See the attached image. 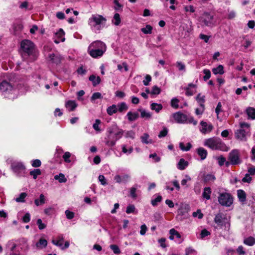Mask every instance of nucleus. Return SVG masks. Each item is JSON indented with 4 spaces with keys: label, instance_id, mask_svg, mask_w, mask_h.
Instances as JSON below:
<instances>
[{
    "label": "nucleus",
    "instance_id": "4",
    "mask_svg": "<svg viewBox=\"0 0 255 255\" xmlns=\"http://www.w3.org/2000/svg\"><path fill=\"white\" fill-rule=\"evenodd\" d=\"M107 19L102 15L94 14L88 19V24L95 31H99L106 25Z\"/></svg>",
    "mask_w": 255,
    "mask_h": 255
},
{
    "label": "nucleus",
    "instance_id": "50",
    "mask_svg": "<svg viewBox=\"0 0 255 255\" xmlns=\"http://www.w3.org/2000/svg\"><path fill=\"white\" fill-rule=\"evenodd\" d=\"M191 180V178L188 175H185L184 178L181 180V184L182 186H185L187 182Z\"/></svg>",
    "mask_w": 255,
    "mask_h": 255
},
{
    "label": "nucleus",
    "instance_id": "35",
    "mask_svg": "<svg viewBox=\"0 0 255 255\" xmlns=\"http://www.w3.org/2000/svg\"><path fill=\"white\" fill-rule=\"evenodd\" d=\"M41 174V172L40 169H34L33 170H31L29 172L30 175L32 176L34 179H36L38 175H40Z\"/></svg>",
    "mask_w": 255,
    "mask_h": 255
},
{
    "label": "nucleus",
    "instance_id": "53",
    "mask_svg": "<svg viewBox=\"0 0 255 255\" xmlns=\"http://www.w3.org/2000/svg\"><path fill=\"white\" fill-rule=\"evenodd\" d=\"M168 131V129L164 127L163 129L159 132L158 135V137L162 138L165 137L167 134Z\"/></svg>",
    "mask_w": 255,
    "mask_h": 255
},
{
    "label": "nucleus",
    "instance_id": "15",
    "mask_svg": "<svg viewBox=\"0 0 255 255\" xmlns=\"http://www.w3.org/2000/svg\"><path fill=\"white\" fill-rule=\"evenodd\" d=\"M12 86L8 82L4 80L0 84V90L2 92H7L11 91Z\"/></svg>",
    "mask_w": 255,
    "mask_h": 255
},
{
    "label": "nucleus",
    "instance_id": "42",
    "mask_svg": "<svg viewBox=\"0 0 255 255\" xmlns=\"http://www.w3.org/2000/svg\"><path fill=\"white\" fill-rule=\"evenodd\" d=\"M179 100L176 98H174L171 100V106L175 109H177L179 108Z\"/></svg>",
    "mask_w": 255,
    "mask_h": 255
},
{
    "label": "nucleus",
    "instance_id": "60",
    "mask_svg": "<svg viewBox=\"0 0 255 255\" xmlns=\"http://www.w3.org/2000/svg\"><path fill=\"white\" fill-rule=\"evenodd\" d=\"M66 218L68 219H72L74 217V213L72 212H71L69 210H66L65 212Z\"/></svg>",
    "mask_w": 255,
    "mask_h": 255
},
{
    "label": "nucleus",
    "instance_id": "24",
    "mask_svg": "<svg viewBox=\"0 0 255 255\" xmlns=\"http://www.w3.org/2000/svg\"><path fill=\"white\" fill-rule=\"evenodd\" d=\"M89 80L92 82L93 85L94 87L99 84L101 82L100 78L99 76L96 77L94 75H91L89 78Z\"/></svg>",
    "mask_w": 255,
    "mask_h": 255
},
{
    "label": "nucleus",
    "instance_id": "39",
    "mask_svg": "<svg viewBox=\"0 0 255 255\" xmlns=\"http://www.w3.org/2000/svg\"><path fill=\"white\" fill-rule=\"evenodd\" d=\"M27 196L26 193L23 192L20 194L19 196L15 198V200L17 202L23 203L25 201V198Z\"/></svg>",
    "mask_w": 255,
    "mask_h": 255
},
{
    "label": "nucleus",
    "instance_id": "48",
    "mask_svg": "<svg viewBox=\"0 0 255 255\" xmlns=\"http://www.w3.org/2000/svg\"><path fill=\"white\" fill-rule=\"evenodd\" d=\"M110 247L111 249L112 250L114 254L118 255L121 253L120 249L117 245H111Z\"/></svg>",
    "mask_w": 255,
    "mask_h": 255
},
{
    "label": "nucleus",
    "instance_id": "57",
    "mask_svg": "<svg viewBox=\"0 0 255 255\" xmlns=\"http://www.w3.org/2000/svg\"><path fill=\"white\" fill-rule=\"evenodd\" d=\"M162 200V197L161 196H158L155 199L152 200L151 204L153 206H155L157 205L159 202H160Z\"/></svg>",
    "mask_w": 255,
    "mask_h": 255
},
{
    "label": "nucleus",
    "instance_id": "63",
    "mask_svg": "<svg viewBox=\"0 0 255 255\" xmlns=\"http://www.w3.org/2000/svg\"><path fill=\"white\" fill-rule=\"evenodd\" d=\"M151 80V77L149 75H146L145 79L143 81L144 85L147 86Z\"/></svg>",
    "mask_w": 255,
    "mask_h": 255
},
{
    "label": "nucleus",
    "instance_id": "33",
    "mask_svg": "<svg viewBox=\"0 0 255 255\" xmlns=\"http://www.w3.org/2000/svg\"><path fill=\"white\" fill-rule=\"evenodd\" d=\"M118 111L122 113L126 111L128 109V107L125 102L118 104L117 105Z\"/></svg>",
    "mask_w": 255,
    "mask_h": 255
},
{
    "label": "nucleus",
    "instance_id": "44",
    "mask_svg": "<svg viewBox=\"0 0 255 255\" xmlns=\"http://www.w3.org/2000/svg\"><path fill=\"white\" fill-rule=\"evenodd\" d=\"M71 154L68 151L65 152L64 153L62 157L65 162L70 163L71 162V160L70 159V157H71Z\"/></svg>",
    "mask_w": 255,
    "mask_h": 255
},
{
    "label": "nucleus",
    "instance_id": "30",
    "mask_svg": "<svg viewBox=\"0 0 255 255\" xmlns=\"http://www.w3.org/2000/svg\"><path fill=\"white\" fill-rule=\"evenodd\" d=\"M244 243L248 246H252L255 244V238L253 237H249L244 239Z\"/></svg>",
    "mask_w": 255,
    "mask_h": 255
},
{
    "label": "nucleus",
    "instance_id": "22",
    "mask_svg": "<svg viewBox=\"0 0 255 255\" xmlns=\"http://www.w3.org/2000/svg\"><path fill=\"white\" fill-rule=\"evenodd\" d=\"M49 59L51 62L57 64L61 62V58L59 55L51 54L49 55Z\"/></svg>",
    "mask_w": 255,
    "mask_h": 255
},
{
    "label": "nucleus",
    "instance_id": "43",
    "mask_svg": "<svg viewBox=\"0 0 255 255\" xmlns=\"http://www.w3.org/2000/svg\"><path fill=\"white\" fill-rule=\"evenodd\" d=\"M103 96L102 94L99 92L94 93L92 97H91V101H94L97 99H102Z\"/></svg>",
    "mask_w": 255,
    "mask_h": 255
},
{
    "label": "nucleus",
    "instance_id": "13",
    "mask_svg": "<svg viewBox=\"0 0 255 255\" xmlns=\"http://www.w3.org/2000/svg\"><path fill=\"white\" fill-rule=\"evenodd\" d=\"M172 116L177 123L185 124L187 122V115L180 112L174 113Z\"/></svg>",
    "mask_w": 255,
    "mask_h": 255
},
{
    "label": "nucleus",
    "instance_id": "2",
    "mask_svg": "<svg viewBox=\"0 0 255 255\" xmlns=\"http://www.w3.org/2000/svg\"><path fill=\"white\" fill-rule=\"evenodd\" d=\"M106 50V44L101 41L92 42L88 47V53L93 58L101 57Z\"/></svg>",
    "mask_w": 255,
    "mask_h": 255
},
{
    "label": "nucleus",
    "instance_id": "6",
    "mask_svg": "<svg viewBox=\"0 0 255 255\" xmlns=\"http://www.w3.org/2000/svg\"><path fill=\"white\" fill-rule=\"evenodd\" d=\"M5 250L7 255H21L17 249V241L14 239L9 240L6 243Z\"/></svg>",
    "mask_w": 255,
    "mask_h": 255
},
{
    "label": "nucleus",
    "instance_id": "31",
    "mask_svg": "<svg viewBox=\"0 0 255 255\" xmlns=\"http://www.w3.org/2000/svg\"><path fill=\"white\" fill-rule=\"evenodd\" d=\"M211 189L210 187H205L202 194L203 197L207 200L211 198Z\"/></svg>",
    "mask_w": 255,
    "mask_h": 255
},
{
    "label": "nucleus",
    "instance_id": "10",
    "mask_svg": "<svg viewBox=\"0 0 255 255\" xmlns=\"http://www.w3.org/2000/svg\"><path fill=\"white\" fill-rule=\"evenodd\" d=\"M228 159L231 161L232 165H237L242 162L240 151L238 149L232 150L229 154Z\"/></svg>",
    "mask_w": 255,
    "mask_h": 255
},
{
    "label": "nucleus",
    "instance_id": "36",
    "mask_svg": "<svg viewBox=\"0 0 255 255\" xmlns=\"http://www.w3.org/2000/svg\"><path fill=\"white\" fill-rule=\"evenodd\" d=\"M140 112V116L142 118L150 119L151 117V114L150 112L145 111V110L139 109Z\"/></svg>",
    "mask_w": 255,
    "mask_h": 255
},
{
    "label": "nucleus",
    "instance_id": "38",
    "mask_svg": "<svg viewBox=\"0 0 255 255\" xmlns=\"http://www.w3.org/2000/svg\"><path fill=\"white\" fill-rule=\"evenodd\" d=\"M54 179L58 180L60 183H65L67 181L64 175L62 173H60L59 175H55L54 176Z\"/></svg>",
    "mask_w": 255,
    "mask_h": 255
},
{
    "label": "nucleus",
    "instance_id": "32",
    "mask_svg": "<svg viewBox=\"0 0 255 255\" xmlns=\"http://www.w3.org/2000/svg\"><path fill=\"white\" fill-rule=\"evenodd\" d=\"M205 96L201 95V94H199L196 98V99L199 104L200 107H205L204 103L205 101Z\"/></svg>",
    "mask_w": 255,
    "mask_h": 255
},
{
    "label": "nucleus",
    "instance_id": "41",
    "mask_svg": "<svg viewBox=\"0 0 255 255\" xmlns=\"http://www.w3.org/2000/svg\"><path fill=\"white\" fill-rule=\"evenodd\" d=\"M192 147V144L190 143H188L187 145L185 146L183 143L180 142L179 143V147L183 151H188Z\"/></svg>",
    "mask_w": 255,
    "mask_h": 255
},
{
    "label": "nucleus",
    "instance_id": "27",
    "mask_svg": "<svg viewBox=\"0 0 255 255\" xmlns=\"http://www.w3.org/2000/svg\"><path fill=\"white\" fill-rule=\"evenodd\" d=\"M141 139L142 142L145 144L152 143L153 142L152 140L149 138V135L146 133H143L141 136Z\"/></svg>",
    "mask_w": 255,
    "mask_h": 255
},
{
    "label": "nucleus",
    "instance_id": "46",
    "mask_svg": "<svg viewBox=\"0 0 255 255\" xmlns=\"http://www.w3.org/2000/svg\"><path fill=\"white\" fill-rule=\"evenodd\" d=\"M135 211V207L133 205H129L126 209L127 214L134 213Z\"/></svg>",
    "mask_w": 255,
    "mask_h": 255
},
{
    "label": "nucleus",
    "instance_id": "56",
    "mask_svg": "<svg viewBox=\"0 0 255 255\" xmlns=\"http://www.w3.org/2000/svg\"><path fill=\"white\" fill-rule=\"evenodd\" d=\"M160 93V89L156 86H154L152 87V91H151V94L152 95H158Z\"/></svg>",
    "mask_w": 255,
    "mask_h": 255
},
{
    "label": "nucleus",
    "instance_id": "7",
    "mask_svg": "<svg viewBox=\"0 0 255 255\" xmlns=\"http://www.w3.org/2000/svg\"><path fill=\"white\" fill-rule=\"evenodd\" d=\"M214 222L217 224L216 228H225V230H228L229 229L230 224L227 218L222 213H218L216 215L214 219Z\"/></svg>",
    "mask_w": 255,
    "mask_h": 255
},
{
    "label": "nucleus",
    "instance_id": "25",
    "mask_svg": "<svg viewBox=\"0 0 255 255\" xmlns=\"http://www.w3.org/2000/svg\"><path fill=\"white\" fill-rule=\"evenodd\" d=\"M45 203V199L43 194L40 195L39 199H36L34 200V204L36 206L42 205Z\"/></svg>",
    "mask_w": 255,
    "mask_h": 255
},
{
    "label": "nucleus",
    "instance_id": "14",
    "mask_svg": "<svg viewBox=\"0 0 255 255\" xmlns=\"http://www.w3.org/2000/svg\"><path fill=\"white\" fill-rule=\"evenodd\" d=\"M65 32L62 28L55 33L53 37L54 41L55 43L58 44L60 42H64L65 40L64 37Z\"/></svg>",
    "mask_w": 255,
    "mask_h": 255
},
{
    "label": "nucleus",
    "instance_id": "1",
    "mask_svg": "<svg viewBox=\"0 0 255 255\" xmlns=\"http://www.w3.org/2000/svg\"><path fill=\"white\" fill-rule=\"evenodd\" d=\"M124 131L114 124L107 128V136L105 138V142L109 147L114 146L119 139L123 135Z\"/></svg>",
    "mask_w": 255,
    "mask_h": 255
},
{
    "label": "nucleus",
    "instance_id": "16",
    "mask_svg": "<svg viewBox=\"0 0 255 255\" xmlns=\"http://www.w3.org/2000/svg\"><path fill=\"white\" fill-rule=\"evenodd\" d=\"M247 134L246 131L243 129H238L235 132L236 137L241 141L247 140Z\"/></svg>",
    "mask_w": 255,
    "mask_h": 255
},
{
    "label": "nucleus",
    "instance_id": "61",
    "mask_svg": "<svg viewBox=\"0 0 255 255\" xmlns=\"http://www.w3.org/2000/svg\"><path fill=\"white\" fill-rule=\"evenodd\" d=\"M63 152V149L60 147H57L56 148V152L55 154V156L57 158H60Z\"/></svg>",
    "mask_w": 255,
    "mask_h": 255
},
{
    "label": "nucleus",
    "instance_id": "62",
    "mask_svg": "<svg viewBox=\"0 0 255 255\" xmlns=\"http://www.w3.org/2000/svg\"><path fill=\"white\" fill-rule=\"evenodd\" d=\"M149 158H152L154 160V161L156 162L160 161V157L157 156V155L155 153L150 154Z\"/></svg>",
    "mask_w": 255,
    "mask_h": 255
},
{
    "label": "nucleus",
    "instance_id": "3",
    "mask_svg": "<svg viewBox=\"0 0 255 255\" xmlns=\"http://www.w3.org/2000/svg\"><path fill=\"white\" fill-rule=\"evenodd\" d=\"M204 145L212 150H220L223 151H227L229 149L220 138L217 137H213L206 139L204 141Z\"/></svg>",
    "mask_w": 255,
    "mask_h": 255
},
{
    "label": "nucleus",
    "instance_id": "8",
    "mask_svg": "<svg viewBox=\"0 0 255 255\" xmlns=\"http://www.w3.org/2000/svg\"><path fill=\"white\" fill-rule=\"evenodd\" d=\"M218 199L219 204L225 207H230L233 203V196L227 192L220 193Z\"/></svg>",
    "mask_w": 255,
    "mask_h": 255
},
{
    "label": "nucleus",
    "instance_id": "54",
    "mask_svg": "<svg viewBox=\"0 0 255 255\" xmlns=\"http://www.w3.org/2000/svg\"><path fill=\"white\" fill-rule=\"evenodd\" d=\"M41 165V162L39 159H34L31 161V165L33 167H39Z\"/></svg>",
    "mask_w": 255,
    "mask_h": 255
},
{
    "label": "nucleus",
    "instance_id": "19",
    "mask_svg": "<svg viewBox=\"0 0 255 255\" xmlns=\"http://www.w3.org/2000/svg\"><path fill=\"white\" fill-rule=\"evenodd\" d=\"M65 106L68 111L71 112L75 110L77 104L75 101L69 100L66 103Z\"/></svg>",
    "mask_w": 255,
    "mask_h": 255
},
{
    "label": "nucleus",
    "instance_id": "21",
    "mask_svg": "<svg viewBox=\"0 0 255 255\" xmlns=\"http://www.w3.org/2000/svg\"><path fill=\"white\" fill-rule=\"evenodd\" d=\"M237 195L238 198L239 200V201L244 203L246 201V193L243 190H238L237 191Z\"/></svg>",
    "mask_w": 255,
    "mask_h": 255
},
{
    "label": "nucleus",
    "instance_id": "20",
    "mask_svg": "<svg viewBox=\"0 0 255 255\" xmlns=\"http://www.w3.org/2000/svg\"><path fill=\"white\" fill-rule=\"evenodd\" d=\"M127 117L129 121L132 122L136 120L138 118L139 114L137 112H128L127 113Z\"/></svg>",
    "mask_w": 255,
    "mask_h": 255
},
{
    "label": "nucleus",
    "instance_id": "40",
    "mask_svg": "<svg viewBox=\"0 0 255 255\" xmlns=\"http://www.w3.org/2000/svg\"><path fill=\"white\" fill-rule=\"evenodd\" d=\"M152 27L150 25H146L145 27L142 28L141 31L144 34H150L152 32Z\"/></svg>",
    "mask_w": 255,
    "mask_h": 255
},
{
    "label": "nucleus",
    "instance_id": "58",
    "mask_svg": "<svg viewBox=\"0 0 255 255\" xmlns=\"http://www.w3.org/2000/svg\"><path fill=\"white\" fill-rule=\"evenodd\" d=\"M194 217H198L199 219H202L203 217V214L201 213L200 209L197 210L196 212H194L192 214Z\"/></svg>",
    "mask_w": 255,
    "mask_h": 255
},
{
    "label": "nucleus",
    "instance_id": "28",
    "mask_svg": "<svg viewBox=\"0 0 255 255\" xmlns=\"http://www.w3.org/2000/svg\"><path fill=\"white\" fill-rule=\"evenodd\" d=\"M150 108L152 110H154L156 113H159L162 108V105L160 104L153 103L150 105Z\"/></svg>",
    "mask_w": 255,
    "mask_h": 255
},
{
    "label": "nucleus",
    "instance_id": "29",
    "mask_svg": "<svg viewBox=\"0 0 255 255\" xmlns=\"http://www.w3.org/2000/svg\"><path fill=\"white\" fill-rule=\"evenodd\" d=\"M118 111V108L117 105H113L109 107L107 109V112L108 115L111 116L113 115L114 114H115Z\"/></svg>",
    "mask_w": 255,
    "mask_h": 255
},
{
    "label": "nucleus",
    "instance_id": "47",
    "mask_svg": "<svg viewBox=\"0 0 255 255\" xmlns=\"http://www.w3.org/2000/svg\"><path fill=\"white\" fill-rule=\"evenodd\" d=\"M101 124V121L99 119H96L95 123L93 125V128L97 131H100L101 129L99 128V125Z\"/></svg>",
    "mask_w": 255,
    "mask_h": 255
},
{
    "label": "nucleus",
    "instance_id": "17",
    "mask_svg": "<svg viewBox=\"0 0 255 255\" xmlns=\"http://www.w3.org/2000/svg\"><path fill=\"white\" fill-rule=\"evenodd\" d=\"M245 112L248 116V119L255 120V108L251 107H248Z\"/></svg>",
    "mask_w": 255,
    "mask_h": 255
},
{
    "label": "nucleus",
    "instance_id": "18",
    "mask_svg": "<svg viewBox=\"0 0 255 255\" xmlns=\"http://www.w3.org/2000/svg\"><path fill=\"white\" fill-rule=\"evenodd\" d=\"M197 152L201 160H203L207 157L208 152L206 149L203 147H199L197 149Z\"/></svg>",
    "mask_w": 255,
    "mask_h": 255
},
{
    "label": "nucleus",
    "instance_id": "55",
    "mask_svg": "<svg viewBox=\"0 0 255 255\" xmlns=\"http://www.w3.org/2000/svg\"><path fill=\"white\" fill-rule=\"evenodd\" d=\"M126 138H130L133 139L135 136V133L132 130L127 131L125 135Z\"/></svg>",
    "mask_w": 255,
    "mask_h": 255
},
{
    "label": "nucleus",
    "instance_id": "64",
    "mask_svg": "<svg viewBox=\"0 0 255 255\" xmlns=\"http://www.w3.org/2000/svg\"><path fill=\"white\" fill-rule=\"evenodd\" d=\"M30 220V215L29 213H26L22 218V221L24 223H28Z\"/></svg>",
    "mask_w": 255,
    "mask_h": 255
},
{
    "label": "nucleus",
    "instance_id": "49",
    "mask_svg": "<svg viewBox=\"0 0 255 255\" xmlns=\"http://www.w3.org/2000/svg\"><path fill=\"white\" fill-rule=\"evenodd\" d=\"M187 122L186 123L192 124L193 125L196 126L198 122L192 116H187Z\"/></svg>",
    "mask_w": 255,
    "mask_h": 255
},
{
    "label": "nucleus",
    "instance_id": "51",
    "mask_svg": "<svg viewBox=\"0 0 255 255\" xmlns=\"http://www.w3.org/2000/svg\"><path fill=\"white\" fill-rule=\"evenodd\" d=\"M190 254L196 255L197 252L194 249L191 247L186 248L185 250V255H189Z\"/></svg>",
    "mask_w": 255,
    "mask_h": 255
},
{
    "label": "nucleus",
    "instance_id": "45",
    "mask_svg": "<svg viewBox=\"0 0 255 255\" xmlns=\"http://www.w3.org/2000/svg\"><path fill=\"white\" fill-rule=\"evenodd\" d=\"M113 22L115 25H118L121 22V18L120 14L118 13L115 14L114 16Z\"/></svg>",
    "mask_w": 255,
    "mask_h": 255
},
{
    "label": "nucleus",
    "instance_id": "23",
    "mask_svg": "<svg viewBox=\"0 0 255 255\" xmlns=\"http://www.w3.org/2000/svg\"><path fill=\"white\" fill-rule=\"evenodd\" d=\"M47 245V241L44 239H40L38 242H37L35 246L36 248L38 249H42L45 247H46Z\"/></svg>",
    "mask_w": 255,
    "mask_h": 255
},
{
    "label": "nucleus",
    "instance_id": "59",
    "mask_svg": "<svg viewBox=\"0 0 255 255\" xmlns=\"http://www.w3.org/2000/svg\"><path fill=\"white\" fill-rule=\"evenodd\" d=\"M136 188L135 187H132L130 188V196L132 198H136V197H137V195L136 194Z\"/></svg>",
    "mask_w": 255,
    "mask_h": 255
},
{
    "label": "nucleus",
    "instance_id": "11",
    "mask_svg": "<svg viewBox=\"0 0 255 255\" xmlns=\"http://www.w3.org/2000/svg\"><path fill=\"white\" fill-rule=\"evenodd\" d=\"M200 126L199 130L204 134L211 132L213 129V126L211 124L204 121H201Z\"/></svg>",
    "mask_w": 255,
    "mask_h": 255
},
{
    "label": "nucleus",
    "instance_id": "9",
    "mask_svg": "<svg viewBox=\"0 0 255 255\" xmlns=\"http://www.w3.org/2000/svg\"><path fill=\"white\" fill-rule=\"evenodd\" d=\"M11 168L13 172L18 176H24L26 168L21 162L14 161L11 163Z\"/></svg>",
    "mask_w": 255,
    "mask_h": 255
},
{
    "label": "nucleus",
    "instance_id": "37",
    "mask_svg": "<svg viewBox=\"0 0 255 255\" xmlns=\"http://www.w3.org/2000/svg\"><path fill=\"white\" fill-rule=\"evenodd\" d=\"M212 71L213 73L215 75L218 74H223L224 73V67L222 65H220L217 67L214 68Z\"/></svg>",
    "mask_w": 255,
    "mask_h": 255
},
{
    "label": "nucleus",
    "instance_id": "12",
    "mask_svg": "<svg viewBox=\"0 0 255 255\" xmlns=\"http://www.w3.org/2000/svg\"><path fill=\"white\" fill-rule=\"evenodd\" d=\"M201 20L207 26H212L214 23L213 22V15L208 12H204L201 17Z\"/></svg>",
    "mask_w": 255,
    "mask_h": 255
},
{
    "label": "nucleus",
    "instance_id": "26",
    "mask_svg": "<svg viewBox=\"0 0 255 255\" xmlns=\"http://www.w3.org/2000/svg\"><path fill=\"white\" fill-rule=\"evenodd\" d=\"M188 164L187 161H185L184 159L181 158L177 164V168L180 170H184L188 166Z\"/></svg>",
    "mask_w": 255,
    "mask_h": 255
},
{
    "label": "nucleus",
    "instance_id": "52",
    "mask_svg": "<svg viewBox=\"0 0 255 255\" xmlns=\"http://www.w3.org/2000/svg\"><path fill=\"white\" fill-rule=\"evenodd\" d=\"M203 72L205 74L203 79L206 81L211 77V72L208 69H204Z\"/></svg>",
    "mask_w": 255,
    "mask_h": 255
},
{
    "label": "nucleus",
    "instance_id": "5",
    "mask_svg": "<svg viewBox=\"0 0 255 255\" xmlns=\"http://www.w3.org/2000/svg\"><path fill=\"white\" fill-rule=\"evenodd\" d=\"M22 51L27 55L32 56L34 60L37 56V52L34 44L30 40H23L20 44Z\"/></svg>",
    "mask_w": 255,
    "mask_h": 255
},
{
    "label": "nucleus",
    "instance_id": "34",
    "mask_svg": "<svg viewBox=\"0 0 255 255\" xmlns=\"http://www.w3.org/2000/svg\"><path fill=\"white\" fill-rule=\"evenodd\" d=\"M63 240H64V239H63V236H60L58 237L57 239L56 240H53L52 241V243L54 245H55L56 246H58V247L60 248L61 247L62 244V242L63 241Z\"/></svg>",
    "mask_w": 255,
    "mask_h": 255
}]
</instances>
